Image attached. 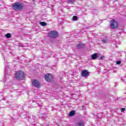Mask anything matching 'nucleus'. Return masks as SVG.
<instances>
[{
    "label": "nucleus",
    "instance_id": "1",
    "mask_svg": "<svg viewBox=\"0 0 126 126\" xmlns=\"http://www.w3.org/2000/svg\"><path fill=\"white\" fill-rule=\"evenodd\" d=\"M25 77V74L22 71H18L16 73L15 77L17 80H22Z\"/></svg>",
    "mask_w": 126,
    "mask_h": 126
},
{
    "label": "nucleus",
    "instance_id": "2",
    "mask_svg": "<svg viewBox=\"0 0 126 126\" xmlns=\"http://www.w3.org/2000/svg\"><path fill=\"white\" fill-rule=\"evenodd\" d=\"M14 10H21L23 8V5L19 3H14L12 5Z\"/></svg>",
    "mask_w": 126,
    "mask_h": 126
},
{
    "label": "nucleus",
    "instance_id": "3",
    "mask_svg": "<svg viewBox=\"0 0 126 126\" xmlns=\"http://www.w3.org/2000/svg\"><path fill=\"white\" fill-rule=\"evenodd\" d=\"M48 35L50 38L56 39L59 37V33L56 31H52L48 33Z\"/></svg>",
    "mask_w": 126,
    "mask_h": 126
},
{
    "label": "nucleus",
    "instance_id": "4",
    "mask_svg": "<svg viewBox=\"0 0 126 126\" xmlns=\"http://www.w3.org/2000/svg\"><path fill=\"white\" fill-rule=\"evenodd\" d=\"M119 27L118 22L115 20H112L110 22V28L111 29H116Z\"/></svg>",
    "mask_w": 126,
    "mask_h": 126
},
{
    "label": "nucleus",
    "instance_id": "5",
    "mask_svg": "<svg viewBox=\"0 0 126 126\" xmlns=\"http://www.w3.org/2000/svg\"><path fill=\"white\" fill-rule=\"evenodd\" d=\"M32 85L36 88H40V87H41V84L38 80H37L36 79H34L32 81Z\"/></svg>",
    "mask_w": 126,
    "mask_h": 126
},
{
    "label": "nucleus",
    "instance_id": "6",
    "mask_svg": "<svg viewBox=\"0 0 126 126\" xmlns=\"http://www.w3.org/2000/svg\"><path fill=\"white\" fill-rule=\"evenodd\" d=\"M45 78L46 81L50 82V81L53 80V75H52L51 74H47L45 75Z\"/></svg>",
    "mask_w": 126,
    "mask_h": 126
},
{
    "label": "nucleus",
    "instance_id": "7",
    "mask_svg": "<svg viewBox=\"0 0 126 126\" xmlns=\"http://www.w3.org/2000/svg\"><path fill=\"white\" fill-rule=\"evenodd\" d=\"M85 126V123L82 120L79 121L77 122L75 124V126Z\"/></svg>",
    "mask_w": 126,
    "mask_h": 126
},
{
    "label": "nucleus",
    "instance_id": "8",
    "mask_svg": "<svg viewBox=\"0 0 126 126\" xmlns=\"http://www.w3.org/2000/svg\"><path fill=\"white\" fill-rule=\"evenodd\" d=\"M82 76L83 77H86V76H88V71L86 70H84L82 71Z\"/></svg>",
    "mask_w": 126,
    "mask_h": 126
},
{
    "label": "nucleus",
    "instance_id": "9",
    "mask_svg": "<svg viewBox=\"0 0 126 126\" xmlns=\"http://www.w3.org/2000/svg\"><path fill=\"white\" fill-rule=\"evenodd\" d=\"M84 47H85V44H79L77 45V49H82Z\"/></svg>",
    "mask_w": 126,
    "mask_h": 126
},
{
    "label": "nucleus",
    "instance_id": "10",
    "mask_svg": "<svg viewBox=\"0 0 126 126\" xmlns=\"http://www.w3.org/2000/svg\"><path fill=\"white\" fill-rule=\"evenodd\" d=\"M98 57V54L96 53L92 55V60H96L97 59V57Z\"/></svg>",
    "mask_w": 126,
    "mask_h": 126
},
{
    "label": "nucleus",
    "instance_id": "11",
    "mask_svg": "<svg viewBox=\"0 0 126 126\" xmlns=\"http://www.w3.org/2000/svg\"><path fill=\"white\" fill-rule=\"evenodd\" d=\"M74 115H75V111H71L69 114L70 117H72V116H74Z\"/></svg>",
    "mask_w": 126,
    "mask_h": 126
},
{
    "label": "nucleus",
    "instance_id": "12",
    "mask_svg": "<svg viewBox=\"0 0 126 126\" xmlns=\"http://www.w3.org/2000/svg\"><path fill=\"white\" fill-rule=\"evenodd\" d=\"M66 1L68 3H74V1H75V0H66Z\"/></svg>",
    "mask_w": 126,
    "mask_h": 126
},
{
    "label": "nucleus",
    "instance_id": "13",
    "mask_svg": "<svg viewBox=\"0 0 126 126\" xmlns=\"http://www.w3.org/2000/svg\"><path fill=\"white\" fill-rule=\"evenodd\" d=\"M5 37H6V38H11V34L8 33L7 34H6L5 35Z\"/></svg>",
    "mask_w": 126,
    "mask_h": 126
},
{
    "label": "nucleus",
    "instance_id": "14",
    "mask_svg": "<svg viewBox=\"0 0 126 126\" xmlns=\"http://www.w3.org/2000/svg\"><path fill=\"white\" fill-rule=\"evenodd\" d=\"M40 24L41 25V26H46V25H47V23L44 22H40Z\"/></svg>",
    "mask_w": 126,
    "mask_h": 126
},
{
    "label": "nucleus",
    "instance_id": "15",
    "mask_svg": "<svg viewBox=\"0 0 126 126\" xmlns=\"http://www.w3.org/2000/svg\"><path fill=\"white\" fill-rule=\"evenodd\" d=\"M72 20H73V21H76V20H77V16H74L72 18Z\"/></svg>",
    "mask_w": 126,
    "mask_h": 126
},
{
    "label": "nucleus",
    "instance_id": "16",
    "mask_svg": "<svg viewBox=\"0 0 126 126\" xmlns=\"http://www.w3.org/2000/svg\"><path fill=\"white\" fill-rule=\"evenodd\" d=\"M125 111H126V108H123L121 109L122 113H124V112H125Z\"/></svg>",
    "mask_w": 126,
    "mask_h": 126
},
{
    "label": "nucleus",
    "instance_id": "17",
    "mask_svg": "<svg viewBox=\"0 0 126 126\" xmlns=\"http://www.w3.org/2000/svg\"><path fill=\"white\" fill-rule=\"evenodd\" d=\"M104 58H105V57H104V56H101V57H100L99 60H100V61H102V60H104Z\"/></svg>",
    "mask_w": 126,
    "mask_h": 126
},
{
    "label": "nucleus",
    "instance_id": "18",
    "mask_svg": "<svg viewBox=\"0 0 126 126\" xmlns=\"http://www.w3.org/2000/svg\"><path fill=\"white\" fill-rule=\"evenodd\" d=\"M102 42H103V43H107V39H104L102 40Z\"/></svg>",
    "mask_w": 126,
    "mask_h": 126
},
{
    "label": "nucleus",
    "instance_id": "19",
    "mask_svg": "<svg viewBox=\"0 0 126 126\" xmlns=\"http://www.w3.org/2000/svg\"><path fill=\"white\" fill-rule=\"evenodd\" d=\"M121 62L120 61H118L116 62L117 64H121Z\"/></svg>",
    "mask_w": 126,
    "mask_h": 126
},
{
    "label": "nucleus",
    "instance_id": "20",
    "mask_svg": "<svg viewBox=\"0 0 126 126\" xmlns=\"http://www.w3.org/2000/svg\"><path fill=\"white\" fill-rule=\"evenodd\" d=\"M5 73L6 74V70H5Z\"/></svg>",
    "mask_w": 126,
    "mask_h": 126
},
{
    "label": "nucleus",
    "instance_id": "21",
    "mask_svg": "<svg viewBox=\"0 0 126 126\" xmlns=\"http://www.w3.org/2000/svg\"><path fill=\"white\" fill-rule=\"evenodd\" d=\"M116 1H118V0H116Z\"/></svg>",
    "mask_w": 126,
    "mask_h": 126
},
{
    "label": "nucleus",
    "instance_id": "22",
    "mask_svg": "<svg viewBox=\"0 0 126 126\" xmlns=\"http://www.w3.org/2000/svg\"><path fill=\"white\" fill-rule=\"evenodd\" d=\"M33 1L35 0H32Z\"/></svg>",
    "mask_w": 126,
    "mask_h": 126
}]
</instances>
